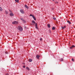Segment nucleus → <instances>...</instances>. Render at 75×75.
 <instances>
[{"label":"nucleus","instance_id":"nucleus-1","mask_svg":"<svg viewBox=\"0 0 75 75\" xmlns=\"http://www.w3.org/2000/svg\"><path fill=\"white\" fill-rule=\"evenodd\" d=\"M32 25H35V28L36 29H38V27L37 26L38 25H37V23H36L34 21H32Z\"/></svg>","mask_w":75,"mask_h":75},{"label":"nucleus","instance_id":"nucleus-2","mask_svg":"<svg viewBox=\"0 0 75 75\" xmlns=\"http://www.w3.org/2000/svg\"><path fill=\"white\" fill-rule=\"evenodd\" d=\"M18 29L19 31H23V28H22V27H21L20 26H18Z\"/></svg>","mask_w":75,"mask_h":75},{"label":"nucleus","instance_id":"nucleus-3","mask_svg":"<svg viewBox=\"0 0 75 75\" xmlns=\"http://www.w3.org/2000/svg\"><path fill=\"white\" fill-rule=\"evenodd\" d=\"M18 23L17 21H14L13 22H12L13 24H17Z\"/></svg>","mask_w":75,"mask_h":75},{"label":"nucleus","instance_id":"nucleus-4","mask_svg":"<svg viewBox=\"0 0 75 75\" xmlns=\"http://www.w3.org/2000/svg\"><path fill=\"white\" fill-rule=\"evenodd\" d=\"M20 11L22 13V14H24V11L22 9H21Z\"/></svg>","mask_w":75,"mask_h":75},{"label":"nucleus","instance_id":"nucleus-5","mask_svg":"<svg viewBox=\"0 0 75 75\" xmlns=\"http://www.w3.org/2000/svg\"><path fill=\"white\" fill-rule=\"evenodd\" d=\"M5 13L6 14H8V11L6 10H5Z\"/></svg>","mask_w":75,"mask_h":75},{"label":"nucleus","instance_id":"nucleus-6","mask_svg":"<svg viewBox=\"0 0 75 75\" xmlns=\"http://www.w3.org/2000/svg\"><path fill=\"white\" fill-rule=\"evenodd\" d=\"M10 15L11 16H14V14H13V12H12V13H10Z\"/></svg>","mask_w":75,"mask_h":75},{"label":"nucleus","instance_id":"nucleus-7","mask_svg":"<svg viewBox=\"0 0 75 75\" xmlns=\"http://www.w3.org/2000/svg\"><path fill=\"white\" fill-rule=\"evenodd\" d=\"M40 55H38L36 56V57L37 59H38L40 58Z\"/></svg>","mask_w":75,"mask_h":75},{"label":"nucleus","instance_id":"nucleus-8","mask_svg":"<svg viewBox=\"0 0 75 75\" xmlns=\"http://www.w3.org/2000/svg\"><path fill=\"white\" fill-rule=\"evenodd\" d=\"M32 17L33 18V19L34 20H35H35H36V18H35V16H33Z\"/></svg>","mask_w":75,"mask_h":75},{"label":"nucleus","instance_id":"nucleus-9","mask_svg":"<svg viewBox=\"0 0 75 75\" xmlns=\"http://www.w3.org/2000/svg\"><path fill=\"white\" fill-rule=\"evenodd\" d=\"M65 28H66V26H65L64 27L62 26V29H64Z\"/></svg>","mask_w":75,"mask_h":75},{"label":"nucleus","instance_id":"nucleus-10","mask_svg":"<svg viewBox=\"0 0 75 75\" xmlns=\"http://www.w3.org/2000/svg\"><path fill=\"white\" fill-rule=\"evenodd\" d=\"M52 30H55V27H53L52 28Z\"/></svg>","mask_w":75,"mask_h":75},{"label":"nucleus","instance_id":"nucleus-11","mask_svg":"<svg viewBox=\"0 0 75 75\" xmlns=\"http://www.w3.org/2000/svg\"><path fill=\"white\" fill-rule=\"evenodd\" d=\"M67 23H69V24H71V22H70V21H67Z\"/></svg>","mask_w":75,"mask_h":75},{"label":"nucleus","instance_id":"nucleus-12","mask_svg":"<svg viewBox=\"0 0 75 75\" xmlns=\"http://www.w3.org/2000/svg\"><path fill=\"white\" fill-rule=\"evenodd\" d=\"M0 11H3V9L1 7H0Z\"/></svg>","mask_w":75,"mask_h":75},{"label":"nucleus","instance_id":"nucleus-13","mask_svg":"<svg viewBox=\"0 0 75 75\" xmlns=\"http://www.w3.org/2000/svg\"><path fill=\"white\" fill-rule=\"evenodd\" d=\"M15 1L16 3H18L19 2V0H15Z\"/></svg>","mask_w":75,"mask_h":75},{"label":"nucleus","instance_id":"nucleus-14","mask_svg":"<svg viewBox=\"0 0 75 75\" xmlns=\"http://www.w3.org/2000/svg\"><path fill=\"white\" fill-rule=\"evenodd\" d=\"M47 27L49 28H50V27H51V26L50 25V24H48L47 25Z\"/></svg>","mask_w":75,"mask_h":75},{"label":"nucleus","instance_id":"nucleus-15","mask_svg":"<svg viewBox=\"0 0 75 75\" xmlns=\"http://www.w3.org/2000/svg\"><path fill=\"white\" fill-rule=\"evenodd\" d=\"M25 7L27 8H28V6H27V5H25Z\"/></svg>","mask_w":75,"mask_h":75},{"label":"nucleus","instance_id":"nucleus-16","mask_svg":"<svg viewBox=\"0 0 75 75\" xmlns=\"http://www.w3.org/2000/svg\"><path fill=\"white\" fill-rule=\"evenodd\" d=\"M26 69H27L28 70V71H29V70H30V68L28 67H26Z\"/></svg>","mask_w":75,"mask_h":75},{"label":"nucleus","instance_id":"nucleus-17","mask_svg":"<svg viewBox=\"0 0 75 75\" xmlns=\"http://www.w3.org/2000/svg\"><path fill=\"white\" fill-rule=\"evenodd\" d=\"M32 59H29V62H32Z\"/></svg>","mask_w":75,"mask_h":75},{"label":"nucleus","instance_id":"nucleus-18","mask_svg":"<svg viewBox=\"0 0 75 75\" xmlns=\"http://www.w3.org/2000/svg\"><path fill=\"white\" fill-rule=\"evenodd\" d=\"M60 61H63V59H60Z\"/></svg>","mask_w":75,"mask_h":75},{"label":"nucleus","instance_id":"nucleus-19","mask_svg":"<svg viewBox=\"0 0 75 75\" xmlns=\"http://www.w3.org/2000/svg\"><path fill=\"white\" fill-rule=\"evenodd\" d=\"M33 16H34V15H33L31 14H30V16H31L32 17H33Z\"/></svg>","mask_w":75,"mask_h":75},{"label":"nucleus","instance_id":"nucleus-20","mask_svg":"<svg viewBox=\"0 0 75 75\" xmlns=\"http://www.w3.org/2000/svg\"><path fill=\"white\" fill-rule=\"evenodd\" d=\"M9 11L10 13H13L12 12V11H11L9 9Z\"/></svg>","mask_w":75,"mask_h":75},{"label":"nucleus","instance_id":"nucleus-21","mask_svg":"<svg viewBox=\"0 0 75 75\" xmlns=\"http://www.w3.org/2000/svg\"><path fill=\"white\" fill-rule=\"evenodd\" d=\"M53 19H54V20H56V18H53Z\"/></svg>","mask_w":75,"mask_h":75},{"label":"nucleus","instance_id":"nucleus-22","mask_svg":"<svg viewBox=\"0 0 75 75\" xmlns=\"http://www.w3.org/2000/svg\"><path fill=\"white\" fill-rule=\"evenodd\" d=\"M72 46V47H73V48H74V47H75V45H73Z\"/></svg>","mask_w":75,"mask_h":75},{"label":"nucleus","instance_id":"nucleus-23","mask_svg":"<svg viewBox=\"0 0 75 75\" xmlns=\"http://www.w3.org/2000/svg\"><path fill=\"white\" fill-rule=\"evenodd\" d=\"M71 60H72V61H74V59H73V58H72V59H71Z\"/></svg>","mask_w":75,"mask_h":75},{"label":"nucleus","instance_id":"nucleus-24","mask_svg":"<svg viewBox=\"0 0 75 75\" xmlns=\"http://www.w3.org/2000/svg\"><path fill=\"white\" fill-rule=\"evenodd\" d=\"M73 47H72V46H71V47H70V48H71V49H72V48Z\"/></svg>","mask_w":75,"mask_h":75},{"label":"nucleus","instance_id":"nucleus-25","mask_svg":"<svg viewBox=\"0 0 75 75\" xmlns=\"http://www.w3.org/2000/svg\"><path fill=\"white\" fill-rule=\"evenodd\" d=\"M55 3L56 4H58V2H56Z\"/></svg>","mask_w":75,"mask_h":75},{"label":"nucleus","instance_id":"nucleus-26","mask_svg":"<svg viewBox=\"0 0 75 75\" xmlns=\"http://www.w3.org/2000/svg\"><path fill=\"white\" fill-rule=\"evenodd\" d=\"M42 38H41L40 39V41H42Z\"/></svg>","mask_w":75,"mask_h":75},{"label":"nucleus","instance_id":"nucleus-27","mask_svg":"<svg viewBox=\"0 0 75 75\" xmlns=\"http://www.w3.org/2000/svg\"><path fill=\"white\" fill-rule=\"evenodd\" d=\"M23 68H25V66H23Z\"/></svg>","mask_w":75,"mask_h":75},{"label":"nucleus","instance_id":"nucleus-28","mask_svg":"<svg viewBox=\"0 0 75 75\" xmlns=\"http://www.w3.org/2000/svg\"><path fill=\"white\" fill-rule=\"evenodd\" d=\"M23 21H24V23H25V21H24V20H23Z\"/></svg>","mask_w":75,"mask_h":75},{"label":"nucleus","instance_id":"nucleus-29","mask_svg":"<svg viewBox=\"0 0 75 75\" xmlns=\"http://www.w3.org/2000/svg\"><path fill=\"white\" fill-rule=\"evenodd\" d=\"M6 74V75H8V74Z\"/></svg>","mask_w":75,"mask_h":75},{"label":"nucleus","instance_id":"nucleus-30","mask_svg":"<svg viewBox=\"0 0 75 75\" xmlns=\"http://www.w3.org/2000/svg\"><path fill=\"white\" fill-rule=\"evenodd\" d=\"M5 53H6V54H8V53H6V52H5Z\"/></svg>","mask_w":75,"mask_h":75},{"label":"nucleus","instance_id":"nucleus-31","mask_svg":"<svg viewBox=\"0 0 75 75\" xmlns=\"http://www.w3.org/2000/svg\"><path fill=\"white\" fill-rule=\"evenodd\" d=\"M54 8H52V10H54Z\"/></svg>","mask_w":75,"mask_h":75},{"label":"nucleus","instance_id":"nucleus-32","mask_svg":"<svg viewBox=\"0 0 75 75\" xmlns=\"http://www.w3.org/2000/svg\"><path fill=\"white\" fill-rule=\"evenodd\" d=\"M53 1H54V0H52Z\"/></svg>","mask_w":75,"mask_h":75}]
</instances>
